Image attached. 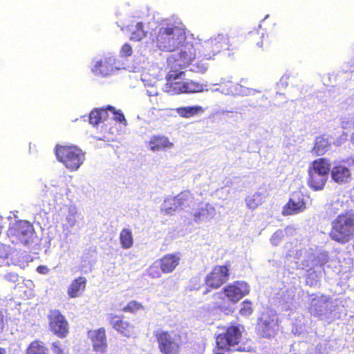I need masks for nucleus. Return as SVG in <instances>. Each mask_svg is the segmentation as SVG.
<instances>
[{"label":"nucleus","mask_w":354,"mask_h":354,"mask_svg":"<svg viewBox=\"0 0 354 354\" xmlns=\"http://www.w3.org/2000/svg\"><path fill=\"white\" fill-rule=\"evenodd\" d=\"M342 162H347L348 166H354V157L348 158L342 161Z\"/></svg>","instance_id":"nucleus-45"},{"label":"nucleus","mask_w":354,"mask_h":354,"mask_svg":"<svg viewBox=\"0 0 354 354\" xmlns=\"http://www.w3.org/2000/svg\"><path fill=\"white\" fill-rule=\"evenodd\" d=\"M179 53L168 58V63L171 67L180 69L190 66V70L197 73H203L207 70V66L203 62L201 53L200 42H187L178 48Z\"/></svg>","instance_id":"nucleus-2"},{"label":"nucleus","mask_w":354,"mask_h":354,"mask_svg":"<svg viewBox=\"0 0 354 354\" xmlns=\"http://www.w3.org/2000/svg\"><path fill=\"white\" fill-rule=\"evenodd\" d=\"M184 73L183 71L178 72L177 71H171L166 75V83L172 82L174 81H177L178 79L180 77V76Z\"/></svg>","instance_id":"nucleus-39"},{"label":"nucleus","mask_w":354,"mask_h":354,"mask_svg":"<svg viewBox=\"0 0 354 354\" xmlns=\"http://www.w3.org/2000/svg\"><path fill=\"white\" fill-rule=\"evenodd\" d=\"M0 354H6V351L3 348H0Z\"/></svg>","instance_id":"nucleus-50"},{"label":"nucleus","mask_w":354,"mask_h":354,"mask_svg":"<svg viewBox=\"0 0 354 354\" xmlns=\"http://www.w3.org/2000/svg\"><path fill=\"white\" fill-rule=\"evenodd\" d=\"M263 196L261 193L257 192L245 198L247 207L250 209H255L263 203Z\"/></svg>","instance_id":"nucleus-30"},{"label":"nucleus","mask_w":354,"mask_h":354,"mask_svg":"<svg viewBox=\"0 0 354 354\" xmlns=\"http://www.w3.org/2000/svg\"><path fill=\"white\" fill-rule=\"evenodd\" d=\"M94 351L104 353L106 351L108 344L106 330L104 327L97 329H90L87 331Z\"/></svg>","instance_id":"nucleus-17"},{"label":"nucleus","mask_w":354,"mask_h":354,"mask_svg":"<svg viewBox=\"0 0 354 354\" xmlns=\"http://www.w3.org/2000/svg\"><path fill=\"white\" fill-rule=\"evenodd\" d=\"M329 210L330 211V212H333L334 214H335V213H336V212L334 210V208H333V205H330V207H329Z\"/></svg>","instance_id":"nucleus-48"},{"label":"nucleus","mask_w":354,"mask_h":354,"mask_svg":"<svg viewBox=\"0 0 354 354\" xmlns=\"http://www.w3.org/2000/svg\"><path fill=\"white\" fill-rule=\"evenodd\" d=\"M132 47L129 44L126 43L121 47V49L120 50V55L122 57H128L132 55Z\"/></svg>","instance_id":"nucleus-40"},{"label":"nucleus","mask_w":354,"mask_h":354,"mask_svg":"<svg viewBox=\"0 0 354 354\" xmlns=\"http://www.w3.org/2000/svg\"><path fill=\"white\" fill-rule=\"evenodd\" d=\"M107 113L109 115V113L111 114V118L117 122L126 124L127 121L124 114L120 111H116L114 107L109 105L106 107Z\"/></svg>","instance_id":"nucleus-36"},{"label":"nucleus","mask_w":354,"mask_h":354,"mask_svg":"<svg viewBox=\"0 0 354 354\" xmlns=\"http://www.w3.org/2000/svg\"><path fill=\"white\" fill-rule=\"evenodd\" d=\"M108 118L109 114L107 113L106 108L95 109L90 113L89 122L95 126L99 124L102 121L106 120Z\"/></svg>","instance_id":"nucleus-25"},{"label":"nucleus","mask_w":354,"mask_h":354,"mask_svg":"<svg viewBox=\"0 0 354 354\" xmlns=\"http://www.w3.org/2000/svg\"><path fill=\"white\" fill-rule=\"evenodd\" d=\"M113 60L111 57H104L96 61L91 71L95 75L102 77L107 76L111 74L113 71Z\"/></svg>","instance_id":"nucleus-20"},{"label":"nucleus","mask_w":354,"mask_h":354,"mask_svg":"<svg viewBox=\"0 0 354 354\" xmlns=\"http://www.w3.org/2000/svg\"><path fill=\"white\" fill-rule=\"evenodd\" d=\"M184 93H200L203 91V85L192 80L184 82Z\"/></svg>","instance_id":"nucleus-32"},{"label":"nucleus","mask_w":354,"mask_h":354,"mask_svg":"<svg viewBox=\"0 0 354 354\" xmlns=\"http://www.w3.org/2000/svg\"><path fill=\"white\" fill-rule=\"evenodd\" d=\"M207 215L208 209L207 207H201L193 214V216L195 222H200L204 218L207 217Z\"/></svg>","instance_id":"nucleus-37"},{"label":"nucleus","mask_w":354,"mask_h":354,"mask_svg":"<svg viewBox=\"0 0 354 354\" xmlns=\"http://www.w3.org/2000/svg\"><path fill=\"white\" fill-rule=\"evenodd\" d=\"M180 255L179 253H170L162 256L158 260V266L152 264L148 269L149 276L153 278H159L161 277V272L168 274L172 272L179 265Z\"/></svg>","instance_id":"nucleus-9"},{"label":"nucleus","mask_w":354,"mask_h":354,"mask_svg":"<svg viewBox=\"0 0 354 354\" xmlns=\"http://www.w3.org/2000/svg\"><path fill=\"white\" fill-rule=\"evenodd\" d=\"M37 271L40 274H47L48 272V269L45 266H39L37 268Z\"/></svg>","instance_id":"nucleus-44"},{"label":"nucleus","mask_w":354,"mask_h":354,"mask_svg":"<svg viewBox=\"0 0 354 354\" xmlns=\"http://www.w3.org/2000/svg\"><path fill=\"white\" fill-rule=\"evenodd\" d=\"M153 335L162 354H179L183 343L180 334L174 331L158 330Z\"/></svg>","instance_id":"nucleus-7"},{"label":"nucleus","mask_w":354,"mask_h":354,"mask_svg":"<svg viewBox=\"0 0 354 354\" xmlns=\"http://www.w3.org/2000/svg\"><path fill=\"white\" fill-rule=\"evenodd\" d=\"M285 236L284 232L282 230L276 231L270 239L272 245H277Z\"/></svg>","instance_id":"nucleus-38"},{"label":"nucleus","mask_w":354,"mask_h":354,"mask_svg":"<svg viewBox=\"0 0 354 354\" xmlns=\"http://www.w3.org/2000/svg\"><path fill=\"white\" fill-rule=\"evenodd\" d=\"M230 263L227 261L225 265H216L205 276L204 284L206 287L205 293L213 290H217L224 285L230 279Z\"/></svg>","instance_id":"nucleus-8"},{"label":"nucleus","mask_w":354,"mask_h":354,"mask_svg":"<svg viewBox=\"0 0 354 354\" xmlns=\"http://www.w3.org/2000/svg\"><path fill=\"white\" fill-rule=\"evenodd\" d=\"M146 36V32L144 30V26L142 22H138L136 24V30L131 32L130 39L136 41H140Z\"/></svg>","instance_id":"nucleus-35"},{"label":"nucleus","mask_w":354,"mask_h":354,"mask_svg":"<svg viewBox=\"0 0 354 354\" xmlns=\"http://www.w3.org/2000/svg\"><path fill=\"white\" fill-rule=\"evenodd\" d=\"M183 84L184 82L183 81H174L166 83L165 85V91L170 95H179L184 93Z\"/></svg>","instance_id":"nucleus-26"},{"label":"nucleus","mask_w":354,"mask_h":354,"mask_svg":"<svg viewBox=\"0 0 354 354\" xmlns=\"http://www.w3.org/2000/svg\"><path fill=\"white\" fill-rule=\"evenodd\" d=\"M109 321L112 328L121 335L129 338L136 335L135 326L125 320L124 316L111 314Z\"/></svg>","instance_id":"nucleus-16"},{"label":"nucleus","mask_w":354,"mask_h":354,"mask_svg":"<svg viewBox=\"0 0 354 354\" xmlns=\"http://www.w3.org/2000/svg\"><path fill=\"white\" fill-rule=\"evenodd\" d=\"M329 236L332 240L341 244L352 240L354 236V214L349 212L339 214L332 222Z\"/></svg>","instance_id":"nucleus-4"},{"label":"nucleus","mask_w":354,"mask_h":354,"mask_svg":"<svg viewBox=\"0 0 354 354\" xmlns=\"http://www.w3.org/2000/svg\"><path fill=\"white\" fill-rule=\"evenodd\" d=\"M142 310H144V306L142 304L136 300H131L129 301L122 308L123 312L129 313L131 314H135Z\"/></svg>","instance_id":"nucleus-33"},{"label":"nucleus","mask_w":354,"mask_h":354,"mask_svg":"<svg viewBox=\"0 0 354 354\" xmlns=\"http://www.w3.org/2000/svg\"><path fill=\"white\" fill-rule=\"evenodd\" d=\"M351 141L354 143V133L351 136Z\"/></svg>","instance_id":"nucleus-51"},{"label":"nucleus","mask_w":354,"mask_h":354,"mask_svg":"<svg viewBox=\"0 0 354 354\" xmlns=\"http://www.w3.org/2000/svg\"><path fill=\"white\" fill-rule=\"evenodd\" d=\"M257 328L258 332L263 337H272L277 331L278 319L272 313H263L258 319Z\"/></svg>","instance_id":"nucleus-15"},{"label":"nucleus","mask_w":354,"mask_h":354,"mask_svg":"<svg viewBox=\"0 0 354 354\" xmlns=\"http://www.w3.org/2000/svg\"><path fill=\"white\" fill-rule=\"evenodd\" d=\"M330 160L319 158L310 162L308 169L307 185L313 191L322 190L330 170Z\"/></svg>","instance_id":"nucleus-5"},{"label":"nucleus","mask_w":354,"mask_h":354,"mask_svg":"<svg viewBox=\"0 0 354 354\" xmlns=\"http://www.w3.org/2000/svg\"><path fill=\"white\" fill-rule=\"evenodd\" d=\"M50 331L59 338L66 337L69 333V325L64 315L57 309L49 311L47 315Z\"/></svg>","instance_id":"nucleus-10"},{"label":"nucleus","mask_w":354,"mask_h":354,"mask_svg":"<svg viewBox=\"0 0 354 354\" xmlns=\"http://www.w3.org/2000/svg\"><path fill=\"white\" fill-rule=\"evenodd\" d=\"M3 317L1 313H0V325L3 324Z\"/></svg>","instance_id":"nucleus-49"},{"label":"nucleus","mask_w":354,"mask_h":354,"mask_svg":"<svg viewBox=\"0 0 354 354\" xmlns=\"http://www.w3.org/2000/svg\"><path fill=\"white\" fill-rule=\"evenodd\" d=\"M33 227L32 224L26 221H19L15 223L8 231V235L11 241L15 244L28 243L29 239L32 234Z\"/></svg>","instance_id":"nucleus-11"},{"label":"nucleus","mask_w":354,"mask_h":354,"mask_svg":"<svg viewBox=\"0 0 354 354\" xmlns=\"http://www.w3.org/2000/svg\"><path fill=\"white\" fill-rule=\"evenodd\" d=\"M227 39L224 36H218L215 38L201 43V53L198 57L204 60H209L214 55L221 52L223 49L228 48Z\"/></svg>","instance_id":"nucleus-12"},{"label":"nucleus","mask_w":354,"mask_h":354,"mask_svg":"<svg viewBox=\"0 0 354 354\" xmlns=\"http://www.w3.org/2000/svg\"><path fill=\"white\" fill-rule=\"evenodd\" d=\"M342 127L343 129H348L350 127L349 122L348 121H342Z\"/></svg>","instance_id":"nucleus-47"},{"label":"nucleus","mask_w":354,"mask_h":354,"mask_svg":"<svg viewBox=\"0 0 354 354\" xmlns=\"http://www.w3.org/2000/svg\"><path fill=\"white\" fill-rule=\"evenodd\" d=\"M192 194L189 191L184 190L180 192L178 194L174 196V201H176L177 206L180 209L186 205H188L191 198Z\"/></svg>","instance_id":"nucleus-31"},{"label":"nucleus","mask_w":354,"mask_h":354,"mask_svg":"<svg viewBox=\"0 0 354 354\" xmlns=\"http://www.w3.org/2000/svg\"><path fill=\"white\" fill-rule=\"evenodd\" d=\"M306 209V196L301 191H296L283 206L281 214L284 216H292L300 214Z\"/></svg>","instance_id":"nucleus-14"},{"label":"nucleus","mask_w":354,"mask_h":354,"mask_svg":"<svg viewBox=\"0 0 354 354\" xmlns=\"http://www.w3.org/2000/svg\"><path fill=\"white\" fill-rule=\"evenodd\" d=\"M174 201L173 197L166 198L164 201L160 209L161 212L164 215L173 214L176 211L180 209L177 206L176 201Z\"/></svg>","instance_id":"nucleus-29"},{"label":"nucleus","mask_w":354,"mask_h":354,"mask_svg":"<svg viewBox=\"0 0 354 354\" xmlns=\"http://www.w3.org/2000/svg\"><path fill=\"white\" fill-rule=\"evenodd\" d=\"M47 348L44 343L40 340L32 341L26 349V354H45Z\"/></svg>","instance_id":"nucleus-28"},{"label":"nucleus","mask_w":354,"mask_h":354,"mask_svg":"<svg viewBox=\"0 0 354 354\" xmlns=\"http://www.w3.org/2000/svg\"><path fill=\"white\" fill-rule=\"evenodd\" d=\"M250 292V287L244 281H235L230 283L212 295L214 308L227 310L230 304H236L248 295Z\"/></svg>","instance_id":"nucleus-3"},{"label":"nucleus","mask_w":354,"mask_h":354,"mask_svg":"<svg viewBox=\"0 0 354 354\" xmlns=\"http://www.w3.org/2000/svg\"><path fill=\"white\" fill-rule=\"evenodd\" d=\"M57 159L70 171H76L82 165L84 153L73 145H57L55 149Z\"/></svg>","instance_id":"nucleus-6"},{"label":"nucleus","mask_w":354,"mask_h":354,"mask_svg":"<svg viewBox=\"0 0 354 354\" xmlns=\"http://www.w3.org/2000/svg\"><path fill=\"white\" fill-rule=\"evenodd\" d=\"M330 147V143L328 138L325 135H321L315 138L311 151L317 156H323L328 151Z\"/></svg>","instance_id":"nucleus-23"},{"label":"nucleus","mask_w":354,"mask_h":354,"mask_svg":"<svg viewBox=\"0 0 354 354\" xmlns=\"http://www.w3.org/2000/svg\"><path fill=\"white\" fill-rule=\"evenodd\" d=\"M87 279L84 277L75 278L67 289V294L71 298H75L80 296L86 290Z\"/></svg>","instance_id":"nucleus-21"},{"label":"nucleus","mask_w":354,"mask_h":354,"mask_svg":"<svg viewBox=\"0 0 354 354\" xmlns=\"http://www.w3.org/2000/svg\"><path fill=\"white\" fill-rule=\"evenodd\" d=\"M291 229H292V227H291L288 226V227H286V230H286V231H288V230H291Z\"/></svg>","instance_id":"nucleus-52"},{"label":"nucleus","mask_w":354,"mask_h":354,"mask_svg":"<svg viewBox=\"0 0 354 354\" xmlns=\"http://www.w3.org/2000/svg\"><path fill=\"white\" fill-rule=\"evenodd\" d=\"M97 139L100 140H104V141H109L111 140V138L108 136H106V135H103L102 136H98Z\"/></svg>","instance_id":"nucleus-46"},{"label":"nucleus","mask_w":354,"mask_h":354,"mask_svg":"<svg viewBox=\"0 0 354 354\" xmlns=\"http://www.w3.org/2000/svg\"><path fill=\"white\" fill-rule=\"evenodd\" d=\"M254 311L252 301L248 299H245L241 303L240 309L239 313L241 316L244 317H248L250 316Z\"/></svg>","instance_id":"nucleus-34"},{"label":"nucleus","mask_w":354,"mask_h":354,"mask_svg":"<svg viewBox=\"0 0 354 354\" xmlns=\"http://www.w3.org/2000/svg\"><path fill=\"white\" fill-rule=\"evenodd\" d=\"M4 278L8 281L15 283L18 281L19 276L17 273L9 272L4 275Z\"/></svg>","instance_id":"nucleus-43"},{"label":"nucleus","mask_w":354,"mask_h":354,"mask_svg":"<svg viewBox=\"0 0 354 354\" xmlns=\"http://www.w3.org/2000/svg\"><path fill=\"white\" fill-rule=\"evenodd\" d=\"M187 39L186 29L164 20L151 33V42L157 49L174 52L183 46Z\"/></svg>","instance_id":"nucleus-1"},{"label":"nucleus","mask_w":354,"mask_h":354,"mask_svg":"<svg viewBox=\"0 0 354 354\" xmlns=\"http://www.w3.org/2000/svg\"><path fill=\"white\" fill-rule=\"evenodd\" d=\"M147 148L153 152L166 151L174 146L169 138L161 134L153 135L146 142Z\"/></svg>","instance_id":"nucleus-18"},{"label":"nucleus","mask_w":354,"mask_h":354,"mask_svg":"<svg viewBox=\"0 0 354 354\" xmlns=\"http://www.w3.org/2000/svg\"><path fill=\"white\" fill-rule=\"evenodd\" d=\"M330 171L332 180L337 184H346L351 180V172L344 165L337 164L334 165Z\"/></svg>","instance_id":"nucleus-19"},{"label":"nucleus","mask_w":354,"mask_h":354,"mask_svg":"<svg viewBox=\"0 0 354 354\" xmlns=\"http://www.w3.org/2000/svg\"><path fill=\"white\" fill-rule=\"evenodd\" d=\"M241 338V332L238 326L227 327L224 332L216 337V343L218 349L228 350L231 346L237 345Z\"/></svg>","instance_id":"nucleus-13"},{"label":"nucleus","mask_w":354,"mask_h":354,"mask_svg":"<svg viewBox=\"0 0 354 354\" xmlns=\"http://www.w3.org/2000/svg\"><path fill=\"white\" fill-rule=\"evenodd\" d=\"M253 36H257L259 38H261L263 39V40L261 41V42H257V46L260 47V48H263V43L266 44V47H269L270 46V40L269 39V37L268 36H266V37H265L263 36V35H259L258 32L257 33H250V37H253Z\"/></svg>","instance_id":"nucleus-41"},{"label":"nucleus","mask_w":354,"mask_h":354,"mask_svg":"<svg viewBox=\"0 0 354 354\" xmlns=\"http://www.w3.org/2000/svg\"><path fill=\"white\" fill-rule=\"evenodd\" d=\"M120 241L123 248H130L133 243L131 231L129 229L123 228L120 234Z\"/></svg>","instance_id":"nucleus-27"},{"label":"nucleus","mask_w":354,"mask_h":354,"mask_svg":"<svg viewBox=\"0 0 354 354\" xmlns=\"http://www.w3.org/2000/svg\"><path fill=\"white\" fill-rule=\"evenodd\" d=\"M327 299L325 297H317L311 299L308 307V312L314 317H321L324 314V311L327 310Z\"/></svg>","instance_id":"nucleus-22"},{"label":"nucleus","mask_w":354,"mask_h":354,"mask_svg":"<svg viewBox=\"0 0 354 354\" xmlns=\"http://www.w3.org/2000/svg\"><path fill=\"white\" fill-rule=\"evenodd\" d=\"M52 350L55 354H64V351L59 342L52 343Z\"/></svg>","instance_id":"nucleus-42"},{"label":"nucleus","mask_w":354,"mask_h":354,"mask_svg":"<svg viewBox=\"0 0 354 354\" xmlns=\"http://www.w3.org/2000/svg\"><path fill=\"white\" fill-rule=\"evenodd\" d=\"M176 113L182 118H189L194 115L202 113L204 109L199 105L191 106H182L175 109Z\"/></svg>","instance_id":"nucleus-24"}]
</instances>
